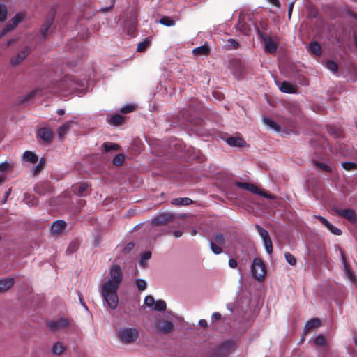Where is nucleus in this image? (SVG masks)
I'll use <instances>...</instances> for the list:
<instances>
[{"label": "nucleus", "instance_id": "35", "mask_svg": "<svg viewBox=\"0 0 357 357\" xmlns=\"http://www.w3.org/2000/svg\"><path fill=\"white\" fill-rule=\"evenodd\" d=\"M160 23L166 26L175 25V21L168 16H163L160 20Z\"/></svg>", "mask_w": 357, "mask_h": 357}, {"label": "nucleus", "instance_id": "37", "mask_svg": "<svg viewBox=\"0 0 357 357\" xmlns=\"http://www.w3.org/2000/svg\"><path fill=\"white\" fill-rule=\"evenodd\" d=\"M166 307V303L163 300H158L154 303V310L156 311H165Z\"/></svg>", "mask_w": 357, "mask_h": 357}, {"label": "nucleus", "instance_id": "53", "mask_svg": "<svg viewBox=\"0 0 357 357\" xmlns=\"http://www.w3.org/2000/svg\"><path fill=\"white\" fill-rule=\"evenodd\" d=\"M155 299L152 296H146L144 299V304L148 307H151L155 303Z\"/></svg>", "mask_w": 357, "mask_h": 357}, {"label": "nucleus", "instance_id": "58", "mask_svg": "<svg viewBox=\"0 0 357 357\" xmlns=\"http://www.w3.org/2000/svg\"><path fill=\"white\" fill-rule=\"evenodd\" d=\"M222 319V315L220 313L215 312L212 314L211 316V321H216Z\"/></svg>", "mask_w": 357, "mask_h": 357}, {"label": "nucleus", "instance_id": "59", "mask_svg": "<svg viewBox=\"0 0 357 357\" xmlns=\"http://www.w3.org/2000/svg\"><path fill=\"white\" fill-rule=\"evenodd\" d=\"M340 253H341V257H342V261H343V262H344V266H345L346 269H347V271H348V273L349 274V275H350L351 277H353V275H352L351 273V272H350V271L349 270V267H348V266H347V264L346 259H345V257H344V255L343 251H342V250H341Z\"/></svg>", "mask_w": 357, "mask_h": 357}, {"label": "nucleus", "instance_id": "18", "mask_svg": "<svg viewBox=\"0 0 357 357\" xmlns=\"http://www.w3.org/2000/svg\"><path fill=\"white\" fill-rule=\"evenodd\" d=\"M50 190L51 185L49 182L46 181L39 182L34 187V192L39 195H44Z\"/></svg>", "mask_w": 357, "mask_h": 357}, {"label": "nucleus", "instance_id": "3", "mask_svg": "<svg viewBox=\"0 0 357 357\" xmlns=\"http://www.w3.org/2000/svg\"><path fill=\"white\" fill-rule=\"evenodd\" d=\"M118 337L123 343L130 344L139 337V333L137 328L133 327L124 328L118 333Z\"/></svg>", "mask_w": 357, "mask_h": 357}, {"label": "nucleus", "instance_id": "16", "mask_svg": "<svg viewBox=\"0 0 357 357\" xmlns=\"http://www.w3.org/2000/svg\"><path fill=\"white\" fill-rule=\"evenodd\" d=\"M37 137L45 143H50L53 139V132L47 128H40L37 131Z\"/></svg>", "mask_w": 357, "mask_h": 357}, {"label": "nucleus", "instance_id": "34", "mask_svg": "<svg viewBox=\"0 0 357 357\" xmlns=\"http://www.w3.org/2000/svg\"><path fill=\"white\" fill-rule=\"evenodd\" d=\"M255 229H257L259 235L262 238V240H264V239L270 237L269 234L266 229H265L264 228H263L262 227H261L259 225H255Z\"/></svg>", "mask_w": 357, "mask_h": 357}, {"label": "nucleus", "instance_id": "38", "mask_svg": "<svg viewBox=\"0 0 357 357\" xmlns=\"http://www.w3.org/2000/svg\"><path fill=\"white\" fill-rule=\"evenodd\" d=\"M342 167L347 171L357 170V164L354 162H344Z\"/></svg>", "mask_w": 357, "mask_h": 357}, {"label": "nucleus", "instance_id": "5", "mask_svg": "<svg viewBox=\"0 0 357 357\" xmlns=\"http://www.w3.org/2000/svg\"><path fill=\"white\" fill-rule=\"evenodd\" d=\"M123 273L119 266L113 265V310L117 306L116 291L122 282Z\"/></svg>", "mask_w": 357, "mask_h": 357}, {"label": "nucleus", "instance_id": "47", "mask_svg": "<svg viewBox=\"0 0 357 357\" xmlns=\"http://www.w3.org/2000/svg\"><path fill=\"white\" fill-rule=\"evenodd\" d=\"M136 285L139 291H144L146 289L147 284L144 280L142 279H137L136 280Z\"/></svg>", "mask_w": 357, "mask_h": 357}, {"label": "nucleus", "instance_id": "41", "mask_svg": "<svg viewBox=\"0 0 357 357\" xmlns=\"http://www.w3.org/2000/svg\"><path fill=\"white\" fill-rule=\"evenodd\" d=\"M24 199L26 200L28 204H31V206L36 205L38 203L37 199L33 195L25 193Z\"/></svg>", "mask_w": 357, "mask_h": 357}, {"label": "nucleus", "instance_id": "22", "mask_svg": "<svg viewBox=\"0 0 357 357\" xmlns=\"http://www.w3.org/2000/svg\"><path fill=\"white\" fill-rule=\"evenodd\" d=\"M280 90L283 93H297V86L287 81H284L280 86Z\"/></svg>", "mask_w": 357, "mask_h": 357}, {"label": "nucleus", "instance_id": "12", "mask_svg": "<svg viewBox=\"0 0 357 357\" xmlns=\"http://www.w3.org/2000/svg\"><path fill=\"white\" fill-rule=\"evenodd\" d=\"M71 190L78 197H84L90 193L89 185L86 183H79L72 185Z\"/></svg>", "mask_w": 357, "mask_h": 357}, {"label": "nucleus", "instance_id": "8", "mask_svg": "<svg viewBox=\"0 0 357 357\" xmlns=\"http://www.w3.org/2000/svg\"><path fill=\"white\" fill-rule=\"evenodd\" d=\"M47 326L52 330V331H58L66 328L70 326V321L68 319L65 317H60L59 319L56 320H51L47 321Z\"/></svg>", "mask_w": 357, "mask_h": 357}, {"label": "nucleus", "instance_id": "51", "mask_svg": "<svg viewBox=\"0 0 357 357\" xmlns=\"http://www.w3.org/2000/svg\"><path fill=\"white\" fill-rule=\"evenodd\" d=\"M135 105L130 104V105H128L123 107L120 109V112L123 114H128V113L133 112L135 110Z\"/></svg>", "mask_w": 357, "mask_h": 357}, {"label": "nucleus", "instance_id": "62", "mask_svg": "<svg viewBox=\"0 0 357 357\" xmlns=\"http://www.w3.org/2000/svg\"><path fill=\"white\" fill-rule=\"evenodd\" d=\"M294 2L291 3L289 5V8H288V17H289V18H291V14H292L293 8H294Z\"/></svg>", "mask_w": 357, "mask_h": 357}, {"label": "nucleus", "instance_id": "57", "mask_svg": "<svg viewBox=\"0 0 357 357\" xmlns=\"http://www.w3.org/2000/svg\"><path fill=\"white\" fill-rule=\"evenodd\" d=\"M10 168V164L7 162L0 163V172L7 171Z\"/></svg>", "mask_w": 357, "mask_h": 357}, {"label": "nucleus", "instance_id": "21", "mask_svg": "<svg viewBox=\"0 0 357 357\" xmlns=\"http://www.w3.org/2000/svg\"><path fill=\"white\" fill-rule=\"evenodd\" d=\"M15 284L14 279L12 278H6L0 280V293H3L9 290Z\"/></svg>", "mask_w": 357, "mask_h": 357}, {"label": "nucleus", "instance_id": "64", "mask_svg": "<svg viewBox=\"0 0 357 357\" xmlns=\"http://www.w3.org/2000/svg\"><path fill=\"white\" fill-rule=\"evenodd\" d=\"M199 324L200 326H202L203 328H206L208 326L207 321L205 319H200L199 321Z\"/></svg>", "mask_w": 357, "mask_h": 357}, {"label": "nucleus", "instance_id": "43", "mask_svg": "<svg viewBox=\"0 0 357 357\" xmlns=\"http://www.w3.org/2000/svg\"><path fill=\"white\" fill-rule=\"evenodd\" d=\"M314 163L317 167L319 168L321 170H322L324 172H332L331 168L325 163L318 162V161H314Z\"/></svg>", "mask_w": 357, "mask_h": 357}, {"label": "nucleus", "instance_id": "28", "mask_svg": "<svg viewBox=\"0 0 357 357\" xmlns=\"http://www.w3.org/2000/svg\"><path fill=\"white\" fill-rule=\"evenodd\" d=\"M66 350V347L61 342H56L52 347V351L54 355L59 356L62 354Z\"/></svg>", "mask_w": 357, "mask_h": 357}, {"label": "nucleus", "instance_id": "45", "mask_svg": "<svg viewBox=\"0 0 357 357\" xmlns=\"http://www.w3.org/2000/svg\"><path fill=\"white\" fill-rule=\"evenodd\" d=\"M238 29L245 35H248L250 32V28L248 25L243 22H239L238 24Z\"/></svg>", "mask_w": 357, "mask_h": 357}, {"label": "nucleus", "instance_id": "63", "mask_svg": "<svg viewBox=\"0 0 357 357\" xmlns=\"http://www.w3.org/2000/svg\"><path fill=\"white\" fill-rule=\"evenodd\" d=\"M79 301H80V303L82 304V305L85 308V309H87V306L85 304V302L84 301V298H83V296L81 293H79Z\"/></svg>", "mask_w": 357, "mask_h": 357}, {"label": "nucleus", "instance_id": "24", "mask_svg": "<svg viewBox=\"0 0 357 357\" xmlns=\"http://www.w3.org/2000/svg\"><path fill=\"white\" fill-rule=\"evenodd\" d=\"M192 53L196 56H207L210 53V47L208 45L204 44L192 50Z\"/></svg>", "mask_w": 357, "mask_h": 357}, {"label": "nucleus", "instance_id": "27", "mask_svg": "<svg viewBox=\"0 0 357 357\" xmlns=\"http://www.w3.org/2000/svg\"><path fill=\"white\" fill-rule=\"evenodd\" d=\"M23 159L25 161L29 162L32 164H35L38 160V157L33 152L30 151H26L23 154Z\"/></svg>", "mask_w": 357, "mask_h": 357}, {"label": "nucleus", "instance_id": "39", "mask_svg": "<svg viewBox=\"0 0 357 357\" xmlns=\"http://www.w3.org/2000/svg\"><path fill=\"white\" fill-rule=\"evenodd\" d=\"M214 241L219 245H224L225 243V236L220 232L215 233L213 235Z\"/></svg>", "mask_w": 357, "mask_h": 357}, {"label": "nucleus", "instance_id": "42", "mask_svg": "<svg viewBox=\"0 0 357 357\" xmlns=\"http://www.w3.org/2000/svg\"><path fill=\"white\" fill-rule=\"evenodd\" d=\"M326 66V68L333 73H337L338 70V66L337 63L333 61H327Z\"/></svg>", "mask_w": 357, "mask_h": 357}, {"label": "nucleus", "instance_id": "6", "mask_svg": "<svg viewBox=\"0 0 357 357\" xmlns=\"http://www.w3.org/2000/svg\"><path fill=\"white\" fill-rule=\"evenodd\" d=\"M235 184L238 188L247 190L254 194L259 195L265 198H268L270 199H274L275 198V195L262 191L261 189H259L257 186H256L254 184L241 181H236Z\"/></svg>", "mask_w": 357, "mask_h": 357}, {"label": "nucleus", "instance_id": "4", "mask_svg": "<svg viewBox=\"0 0 357 357\" xmlns=\"http://www.w3.org/2000/svg\"><path fill=\"white\" fill-rule=\"evenodd\" d=\"M251 272L253 277L258 281H263L266 275V267L260 258H255L251 264Z\"/></svg>", "mask_w": 357, "mask_h": 357}, {"label": "nucleus", "instance_id": "60", "mask_svg": "<svg viewBox=\"0 0 357 357\" xmlns=\"http://www.w3.org/2000/svg\"><path fill=\"white\" fill-rule=\"evenodd\" d=\"M229 266L232 268H235L237 267L238 266V263H237V261L234 259H229Z\"/></svg>", "mask_w": 357, "mask_h": 357}, {"label": "nucleus", "instance_id": "32", "mask_svg": "<svg viewBox=\"0 0 357 357\" xmlns=\"http://www.w3.org/2000/svg\"><path fill=\"white\" fill-rule=\"evenodd\" d=\"M79 247V242L78 240L75 239L73 240L68 245V248H66V253L68 255H71L73 252H76Z\"/></svg>", "mask_w": 357, "mask_h": 357}, {"label": "nucleus", "instance_id": "33", "mask_svg": "<svg viewBox=\"0 0 357 357\" xmlns=\"http://www.w3.org/2000/svg\"><path fill=\"white\" fill-rule=\"evenodd\" d=\"M126 117L121 114H113V126H119L123 124Z\"/></svg>", "mask_w": 357, "mask_h": 357}, {"label": "nucleus", "instance_id": "10", "mask_svg": "<svg viewBox=\"0 0 357 357\" xmlns=\"http://www.w3.org/2000/svg\"><path fill=\"white\" fill-rule=\"evenodd\" d=\"M333 211L338 215L343 217L351 223H354L356 221V214L353 209H340L334 208Z\"/></svg>", "mask_w": 357, "mask_h": 357}, {"label": "nucleus", "instance_id": "7", "mask_svg": "<svg viewBox=\"0 0 357 357\" xmlns=\"http://www.w3.org/2000/svg\"><path fill=\"white\" fill-rule=\"evenodd\" d=\"M101 294L103 301L107 305V307L112 308V278H108L102 284Z\"/></svg>", "mask_w": 357, "mask_h": 357}, {"label": "nucleus", "instance_id": "29", "mask_svg": "<svg viewBox=\"0 0 357 357\" xmlns=\"http://www.w3.org/2000/svg\"><path fill=\"white\" fill-rule=\"evenodd\" d=\"M309 51L315 55L319 56L321 54V47L318 42L313 41L309 44Z\"/></svg>", "mask_w": 357, "mask_h": 357}, {"label": "nucleus", "instance_id": "11", "mask_svg": "<svg viewBox=\"0 0 357 357\" xmlns=\"http://www.w3.org/2000/svg\"><path fill=\"white\" fill-rule=\"evenodd\" d=\"M54 20V13L51 12L46 16L45 21L40 27V32L44 39H46L47 38V32L51 27Z\"/></svg>", "mask_w": 357, "mask_h": 357}, {"label": "nucleus", "instance_id": "30", "mask_svg": "<svg viewBox=\"0 0 357 357\" xmlns=\"http://www.w3.org/2000/svg\"><path fill=\"white\" fill-rule=\"evenodd\" d=\"M263 121L267 126H268L270 128L274 130L275 131H276V132L280 131V128H281L279 124H278L275 121L272 120L271 119L268 118V117H264L263 119Z\"/></svg>", "mask_w": 357, "mask_h": 357}, {"label": "nucleus", "instance_id": "14", "mask_svg": "<svg viewBox=\"0 0 357 357\" xmlns=\"http://www.w3.org/2000/svg\"><path fill=\"white\" fill-rule=\"evenodd\" d=\"M174 215L171 213H162L155 217L151 222L154 226L164 225L171 221Z\"/></svg>", "mask_w": 357, "mask_h": 357}, {"label": "nucleus", "instance_id": "36", "mask_svg": "<svg viewBox=\"0 0 357 357\" xmlns=\"http://www.w3.org/2000/svg\"><path fill=\"white\" fill-rule=\"evenodd\" d=\"M125 160V155L123 153H119L113 158V165L121 166L123 165Z\"/></svg>", "mask_w": 357, "mask_h": 357}, {"label": "nucleus", "instance_id": "19", "mask_svg": "<svg viewBox=\"0 0 357 357\" xmlns=\"http://www.w3.org/2000/svg\"><path fill=\"white\" fill-rule=\"evenodd\" d=\"M157 329L159 332L167 334L173 331L174 324L169 321H160L157 324Z\"/></svg>", "mask_w": 357, "mask_h": 357}, {"label": "nucleus", "instance_id": "15", "mask_svg": "<svg viewBox=\"0 0 357 357\" xmlns=\"http://www.w3.org/2000/svg\"><path fill=\"white\" fill-rule=\"evenodd\" d=\"M314 218L317 219L320 223L325 226L332 234L337 236L342 234V231L331 224L325 218L321 215H315Z\"/></svg>", "mask_w": 357, "mask_h": 357}, {"label": "nucleus", "instance_id": "17", "mask_svg": "<svg viewBox=\"0 0 357 357\" xmlns=\"http://www.w3.org/2000/svg\"><path fill=\"white\" fill-rule=\"evenodd\" d=\"M67 226L66 222L63 220H57L52 222L51 231L54 235H60L63 233Z\"/></svg>", "mask_w": 357, "mask_h": 357}, {"label": "nucleus", "instance_id": "26", "mask_svg": "<svg viewBox=\"0 0 357 357\" xmlns=\"http://www.w3.org/2000/svg\"><path fill=\"white\" fill-rule=\"evenodd\" d=\"M74 123L73 121H68L58 128V135L61 139L65 136Z\"/></svg>", "mask_w": 357, "mask_h": 357}, {"label": "nucleus", "instance_id": "40", "mask_svg": "<svg viewBox=\"0 0 357 357\" xmlns=\"http://www.w3.org/2000/svg\"><path fill=\"white\" fill-rule=\"evenodd\" d=\"M263 242L266 252L268 254H271L273 251V247L271 237H268V238L263 240Z\"/></svg>", "mask_w": 357, "mask_h": 357}, {"label": "nucleus", "instance_id": "61", "mask_svg": "<svg viewBox=\"0 0 357 357\" xmlns=\"http://www.w3.org/2000/svg\"><path fill=\"white\" fill-rule=\"evenodd\" d=\"M103 146H104V151L105 153H107V152L112 151V144L105 142Z\"/></svg>", "mask_w": 357, "mask_h": 357}, {"label": "nucleus", "instance_id": "50", "mask_svg": "<svg viewBox=\"0 0 357 357\" xmlns=\"http://www.w3.org/2000/svg\"><path fill=\"white\" fill-rule=\"evenodd\" d=\"M210 246L212 252L215 255H219L222 252V249L220 246L215 244V242L211 241Z\"/></svg>", "mask_w": 357, "mask_h": 357}, {"label": "nucleus", "instance_id": "20", "mask_svg": "<svg viewBox=\"0 0 357 357\" xmlns=\"http://www.w3.org/2000/svg\"><path fill=\"white\" fill-rule=\"evenodd\" d=\"M226 142L234 147H243L246 145L245 141L241 137H229L226 139Z\"/></svg>", "mask_w": 357, "mask_h": 357}, {"label": "nucleus", "instance_id": "2", "mask_svg": "<svg viewBox=\"0 0 357 357\" xmlns=\"http://www.w3.org/2000/svg\"><path fill=\"white\" fill-rule=\"evenodd\" d=\"M234 340H228L215 347L212 351L213 357H228L235 349Z\"/></svg>", "mask_w": 357, "mask_h": 357}, {"label": "nucleus", "instance_id": "31", "mask_svg": "<svg viewBox=\"0 0 357 357\" xmlns=\"http://www.w3.org/2000/svg\"><path fill=\"white\" fill-rule=\"evenodd\" d=\"M171 203L174 205L188 206L192 203V200L188 197H179L173 199Z\"/></svg>", "mask_w": 357, "mask_h": 357}, {"label": "nucleus", "instance_id": "25", "mask_svg": "<svg viewBox=\"0 0 357 357\" xmlns=\"http://www.w3.org/2000/svg\"><path fill=\"white\" fill-rule=\"evenodd\" d=\"M265 44V50L270 53L273 54L276 52L278 48V45L276 43L273 42L271 37H268L264 41Z\"/></svg>", "mask_w": 357, "mask_h": 357}, {"label": "nucleus", "instance_id": "52", "mask_svg": "<svg viewBox=\"0 0 357 357\" xmlns=\"http://www.w3.org/2000/svg\"><path fill=\"white\" fill-rule=\"evenodd\" d=\"M314 342L316 345L324 346L326 344V339L323 335H319L314 339Z\"/></svg>", "mask_w": 357, "mask_h": 357}, {"label": "nucleus", "instance_id": "46", "mask_svg": "<svg viewBox=\"0 0 357 357\" xmlns=\"http://www.w3.org/2000/svg\"><path fill=\"white\" fill-rule=\"evenodd\" d=\"M44 167L45 160L44 158H41L33 170V174L37 175L38 174H39L44 169Z\"/></svg>", "mask_w": 357, "mask_h": 357}, {"label": "nucleus", "instance_id": "44", "mask_svg": "<svg viewBox=\"0 0 357 357\" xmlns=\"http://www.w3.org/2000/svg\"><path fill=\"white\" fill-rule=\"evenodd\" d=\"M8 10L7 8L3 4H0V22H3L7 17Z\"/></svg>", "mask_w": 357, "mask_h": 357}, {"label": "nucleus", "instance_id": "56", "mask_svg": "<svg viewBox=\"0 0 357 357\" xmlns=\"http://www.w3.org/2000/svg\"><path fill=\"white\" fill-rule=\"evenodd\" d=\"M257 33L259 36V38L264 42L266 38H268L269 36H266L265 33L259 30L257 27H256Z\"/></svg>", "mask_w": 357, "mask_h": 357}, {"label": "nucleus", "instance_id": "55", "mask_svg": "<svg viewBox=\"0 0 357 357\" xmlns=\"http://www.w3.org/2000/svg\"><path fill=\"white\" fill-rule=\"evenodd\" d=\"M135 243H133V242H129V243H128L125 245V247H124V248H123V252L124 253H128V252H129L130 251H131V250L135 248Z\"/></svg>", "mask_w": 357, "mask_h": 357}, {"label": "nucleus", "instance_id": "23", "mask_svg": "<svg viewBox=\"0 0 357 357\" xmlns=\"http://www.w3.org/2000/svg\"><path fill=\"white\" fill-rule=\"evenodd\" d=\"M320 326V320L317 318H314L307 321L305 325L304 328V333L306 335L313 328H316L319 327Z\"/></svg>", "mask_w": 357, "mask_h": 357}, {"label": "nucleus", "instance_id": "48", "mask_svg": "<svg viewBox=\"0 0 357 357\" xmlns=\"http://www.w3.org/2000/svg\"><path fill=\"white\" fill-rule=\"evenodd\" d=\"M149 45V41L147 40H144V41L140 42L137 47V51L139 52H143L146 50L147 47Z\"/></svg>", "mask_w": 357, "mask_h": 357}, {"label": "nucleus", "instance_id": "1", "mask_svg": "<svg viewBox=\"0 0 357 357\" xmlns=\"http://www.w3.org/2000/svg\"><path fill=\"white\" fill-rule=\"evenodd\" d=\"M82 85L80 82L75 79L72 75H66L60 82L53 84L50 87L47 89V91H43L41 89H35L27 95H26L21 100L22 102H25L32 100L38 93L42 96L45 93H54L58 91H68L77 89L78 86Z\"/></svg>", "mask_w": 357, "mask_h": 357}, {"label": "nucleus", "instance_id": "49", "mask_svg": "<svg viewBox=\"0 0 357 357\" xmlns=\"http://www.w3.org/2000/svg\"><path fill=\"white\" fill-rule=\"evenodd\" d=\"M284 257L287 261L291 266H294L296 264V259L295 257L290 252H285Z\"/></svg>", "mask_w": 357, "mask_h": 357}, {"label": "nucleus", "instance_id": "9", "mask_svg": "<svg viewBox=\"0 0 357 357\" xmlns=\"http://www.w3.org/2000/svg\"><path fill=\"white\" fill-rule=\"evenodd\" d=\"M23 20V15L20 13L16 14L9 22L6 24L5 27L2 29L0 36H3L8 32L14 29L18 24Z\"/></svg>", "mask_w": 357, "mask_h": 357}, {"label": "nucleus", "instance_id": "54", "mask_svg": "<svg viewBox=\"0 0 357 357\" xmlns=\"http://www.w3.org/2000/svg\"><path fill=\"white\" fill-rule=\"evenodd\" d=\"M151 257V252L150 251L144 252L142 254L140 264H143L144 261L149 259Z\"/></svg>", "mask_w": 357, "mask_h": 357}, {"label": "nucleus", "instance_id": "13", "mask_svg": "<svg viewBox=\"0 0 357 357\" xmlns=\"http://www.w3.org/2000/svg\"><path fill=\"white\" fill-rule=\"evenodd\" d=\"M30 51L29 47H24L20 52L11 58V64L13 66L20 64L28 56Z\"/></svg>", "mask_w": 357, "mask_h": 357}]
</instances>
